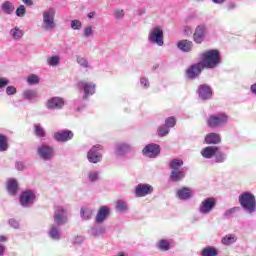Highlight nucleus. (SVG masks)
<instances>
[{
  "label": "nucleus",
  "mask_w": 256,
  "mask_h": 256,
  "mask_svg": "<svg viewBox=\"0 0 256 256\" xmlns=\"http://www.w3.org/2000/svg\"><path fill=\"white\" fill-rule=\"evenodd\" d=\"M34 135H36V137H40L43 138L46 136V132H45V128H43V126H41L39 123L34 125Z\"/></svg>",
  "instance_id": "nucleus-41"
},
{
  "label": "nucleus",
  "mask_w": 256,
  "mask_h": 256,
  "mask_svg": "<svg viewBox=\"0 0 256 256\" xmlns=\"http://www.w3.org/2000/svg\"><path fill=\"white\" fill-rule=\"evenodd\" d=\"M113 16L115 21H123V19H125V10L122 8H115Z\"/></svg>",
  "instance_id": "nucleus-37"
},
{
  "label": "nucleus",
  "mask_w": 256,
  "mask_h": 256,
  "mask_svg": "<svg viewBox=\"0 0 256 256\" xmlns=\"http://www.w3.org/2000/svg\"><path fill=\"white\" fill-rule=\"evenodd\" d=\"M88 180L90 181V183H95V182L99 181V171L90 170L88 172Z\"/></svg>",
  "instance_id": "nucleus-44"
},
{
  "label": "nucleus",
  "mask_w": 256,
  "mask_h": 256,
  "mask_svg": "<svg viewBox=\"0 0 256 256\" xmlns=\"http://www.w3.org/2000/svg\"><path fill=\"white\" fill-rule=\"evenodd\" d=\"M207 37V26L205 24H200L196 27L193 34V41L197 45H201L205 38Z\"/></svg>",
  "instance_id": "nucleus-14"
},
{
  "label": "nucleus",
  "mask_w": 256,
  "mask_h": 256,
  "mask_svg": "<svg viewBox=\"0 0 256 256\" xmlns=\"http://www.w3.org/2000/svg\"><path fill=\"white\" fill-rule=\"evenodd\" d=\"M73 137L74 134L71 130H61L54 133V139L55 141H58V143H67V141H71Z\"/></svg>",
  "instance_id": "nucleus-19"
},
{
  "label": "nucleus",
  "mask_w": 256,
  "mask_h": 256,
  "mask_svg": "<svg viewBox=\"0 0 256 256\" xmlns=\"http://www.w3.org/2000/svg\"><path fill=\"white\" fill-rule=\"evenodd\" d=\"M219 151V147L217 146H207L201 150V155L204 159H213L215 154Z\"/></svg>",
  "instance_id": "nucleus-26"
},
{
  "label": "nucleus",
  "mask_w": 256,
  "mask_h": 256,
  "mask_svg": "<svg viewBox=\"0 0 256 256\" xmlns=\"http://www.w3.org/2000/svg\"><path fill=\"white\" fill-rule=\"evenodd\" d=\"M1 9L5 15H13V11H15V5L11 1H4L1 4Z\"/></svg>",
  "instance_id": "nucleus-32"
},
{
  "label": "nucleus",
  "mask_w": 256,
  "mask_h": 256,
  "mask_svg": "<svg viewBox=\"0 0 256 256\" xmlns=\"http://www.w3.org/2000/svg\"><path fill=\"white\" fill-rule=\"evenodd\" d=\"M7 85H9V79L6 77H0V91H2V89H5Z\"/></svg>",
  "instance_id": "nucleus-54"
},
{
  "label": "nucleus",
  "mask_w": 256,
  "mask_h": 256,
  "mask_svg": "<svg viewBox=\"0 0 256 256\" xmlns=\"http://www.w3.org/2000/svg\"><path fill=\"white\" fill-rule=\"evenodd\" d=\"M36 199L37 196L35 195V192H33V190H25L20 195L19 203L24 209H30V207H33V205H35Z\"/></svg>",
  "instance_id": "nucleus-7"
},
{
  "label": "nucleus",
  "mask_w": 256,
  "mask_h": 256,
  "mask_svg": "<svg viewBox=\"0 0 256 256\" xmlns=\"http://www.w3.org/2000/svg\"><path fill=\"white\" fill-rule=\"evenodd\" d=\"M7 191L9 193V195H12L13 197H15V195H17V193L19 192V184L17 183V180H15V179L8 180Z\"/></svg>",
  "instance_id": "nucleus-27"
},
{
  "label": "nucleus",
  "mask_w": 256,
  "mask_h": 256,
  "mask_svg": "<svg viewBox=\"0 0 256 256\" xmlns=\"http://www.w3.org/2000/svg\"><path fill=\"white\" fill-rule=\"evenodd\" d=\"M219 255V250L213 246H206L200 252V256H217Z\"/></svg>",
  "instance_id": "nucleus-33"
},
{
  "label": "nucleus",
  "mask_w": 256,
  "mask_h": 256,
  "mask_svg": "<svg viewBox=\"0 0 256 256\" xmlns=\"http://www.w3.org/2000/svg\"><path fill=\"white\" fill-rule=\"evenodd\" d=\"M15 167L17 171H23L25 169V164L22 161L16 162Z\"/></svg>",
  "instance_id": "nucleus-59"
},
{
  "label": "nucleus",
  "mask_w": 256,
  "mask_h": 256,
  "mask_svg": "<svg viewBox=\"0 0 256 256\" xmlns=\"http://www.w3.org/2000/svg\"><path fill=\"white\" fill-rule=\"evenodd\" d=\"M217 205V199L214 197H208L204 199L199 205V213L201 215H209Z\"/></svg>",
  "instance_id": "nucleus-11"
},
{
  "label": "nucleus",
  "mask_w": 256,
  "mask_h": 256,
  "mask_svg": "<svg viewBox=\"0 0 256 256\" xmlns=\"http://www.w3.org/2000/svg\"><path fill=\"white\" fill-rule=\"evenodd\" d=\"M206 145H219L221 143V135L215 132L209 133L204 139Z\"/></svg>",
  "instance_id": "nucleus-25"
},
{
  "label": "nucleus",
  "mask_w": 256,
  "mask_h": 256,
  "mask_svg": "<svg viewBox=\"0 0 256 256\" xmlns=\"http://www.w3.org/2000/svg\"><path fill=\"white\" fill-rule=\"evenodd\" d=\"M65 107V100L61 97H52L46 102V109L49 111H59Z\"/></svg>",
  "instance_id": "nucleus-15"
},
{
  "label": "nucleus",
  "mask_w": 256,
  "mask_h": 256,
  "mask_svg": "<svg viewBox=\"0 0 256 256\" xmlns=\"http://www.w3.org/2000/svg\"><path fill=\"white\" fill-rule=\"evenodd\" d=\"M38 92L35 89H26L22 92V99L23 101H33L37 99Z\"/></svg>",
  "instance_id": "nucleus-28"
},
{
  "label": "nucleus",
  "mask_w": 256,
  "mask_h": 256,
  "mask_svg": "<svg viewBox=\"0 0 256 256\" xmlns=\"http://www.w3.org/2000/svg\"><path fill=\"white\" fill-rule=\"evenodd\" d=\"M83 35L86 39H89V37H93V26H87L83 30Z\"/></svg>",
  "instance_id": "nucleus-52"
},
{
  "label": "nucleus",
  "mask_w": 256,
  "mask_h": 256,
  "mask_svg": "<svg viewBox=\"0 0 256 256\" xmlns=\"http://www.w3.org/2000/svg\"><path fill=\"white\" fill-rule=\"evenodd\" d=\"M133 151V144L130 142H118L114 145V155L116 157H125Z\"/></svg>",
  "instance_id": "nucleus-13"
},
{
  "label": "nucleus",
  "mask_w": 256,
  "mask_h": 256,
  "mask_svg": "<svg viewBox=\"0 0 256 256\" xmlns=\"http://www.w3.org/2000/svg\"><path fill=\"white\" fill-rule=\"evenodd\" d=\"M54 219V225H57L59 227H63V225H66V223L69 221V218L67 216V208L64 206H58L53 215Z\"/></svg>",
  "instance_id": "nucleus-8"
},
{
  "label": "nucleus",
  "mask_w": 256,
  "mask_h": 256,
  "mask_svg": "<svg viewBox=\"0 0 256 256\" xmlns=\"http://www.w3.org/2000/svg\"><path fill=\"white\" fill-rule=\"evenodd\" d=\"M169 167L172 171L181 170V167H183V160L179 158L172 159L169 163Z\"/></svg>",
  "instance_id": "nucleus-35"
},
{
  "label": "nucleus",
  "mask_w": 256,
  "mask_h": 256,
  "mask_svg": "<svg viewBox=\"0 0 256 256\" xmlns=\"http://www.w3.org/2000/svg\"><path fill=\"white\" fill-rule=\"evenodd\" d=\"M83 241H84L83 236H76L73 240V245H81Z\"/></svg>",
  "instance_id": "nucleus-57"
},
{
  "label": "nucleus",
  "mask_w": 256,
  "mask_h": 256,
  "mask_svg": "<svg viewBox=\"0 0 256 256\" xmlns=\"http://www.w3.org/2000/svg\"><path fill=\"white\" fill-rule=\"evenodd\" d=\"M76 61L80 67H83V69H89V60H87L85 57L77 55Z\"/></svg>",
  "instance_id": "nucleus-43"
},
{
  "label": "nucleus",
  "mask_w": 256,
  "mask_h": 256,
  "mask_svg": "<svg viewBox=\"0 0 256 256\" xmlns=\"http://www.w3.org/2000/svg\"><path fill=\"white\" fill-rule=\"evenodd\" d=\"M239 204L242 209L249 215H253L256 212V199L255 195L251 192H243L238 198Z\"/></svg>",
  "instance_id": "nucleus-3"
},
{
  "label": "nucleus",
  "mask_w": 256,
  "mask_h": 256,
  "mask_svg": "<svg viewBox=\"0 0 256 256\" xmlns=\"http://www.w3.org/2000/svg\"><path fill=\"white\" fill-rule=\"evenodd\" d=\"M9 145L7 144V136L0 134V151H7Z\"/></svg>",
  "instance_id": "nucleus-45"
},
{
  "label": "nucleus",
  "mask_w": 256,
  "mask_h": 256,
  "mask_svg": "<svg viewBox=\"0 0 256 256\" xmlns=\"http://www.w3.org/2000/svg\"><path fill=\"white\" fill-rule=\"evenodd\" d=\"M140 87H142V89H149L151 87V83L149 82V78L141 77L140 78Z\"/></svg>",
  "instance_id": "nucleus-50"
},
{
  "label": "nucleus",
  "mask_w": 256,
  "mask_h": 256,
  "mask_svg": "<svg viewBox=\"0 0 256 256\" xmlns=\"http://www.w3.org/2000/svg\"><path fill=\"white\" fill-rule=\"evenodd\" d=\"M148 43L151 45H158V47H163V45H165L163 28H161V26H155L149 30Z\"/></svg>",
  "instance_id": "nucleus-5"
},
{
  "label": "nucleus",
  "mask_w": 256,
  "mask_h": 256,
  "mask_svg": "<svg viewBox=\"0 0 256 256\" xmlns=\"http://www.w3.org/2000/svg\"><path fill=\"white\" fill-rule=\"evenodd\" d=\"M60 58L59 56H51L48 58L47 63L50 67H57L59 65Z\"/></svg>",
  "instance_id": "nucleus-47"
},
{
  "label": "nucleus",
  "mask_w": 256,
  "mask_h": 256,
  "mask_svg": "<svg viewBox=\"0 0 256 256\" xmlns=\"http://www.w3.org/2000/svg\"><path fill=\"white\" fill-rule=\"evenodd\" d=\"M9 241V238L5 235L0 236V256L5 255V251H7V248L5 247L4 243H7Z\"/></svg>",
  "instance_id": "nucleus-42"
},
{
  "label": "nucleus",
  "mask_w": 256,
  "mask_h": 256,
  "mask_svg": "<svg viewBox=\"0 0 256 256\" xmlns=\"http://www.w3.org/2000/svg\"><path fill=\"white\" fill-rule=\"evenodd\" d=\"M70 27L74 31H80V29H82V27H83V22H81V20H77V19L71 20Z\"/></svg>",
  "instance_id": "nucleus-46"
},
{
  "label": "nucleus",
  "mask_w": 256,
  "mask_h": 256,
  "mask_svg": "<svg viewBox=\"0 0 256 256\" xmlns=\"http://www.w3.org/2000/svg\"><path fill=\"white\" fill-rule=\"evenodd\" d=\"M78 89L84 93L82 96L83 101H87L91 95H95V83L93 82L87 80L79 81Z\"/></svg>",
  "instance_id": "nucleus-10"
},
{
  "label": "nucleus",
  "mask_w": 256,
  "mask_h": 256,
  "mask_svg": "<svg viewBox=\"0 0 256 256\" xmlns=\"http://www.w3.org/2000/svg\"><path fill=\"white\" fill-rule=\"evenodd\" d=\"M10 36L15 41H19V39L23 37V30L19 29V27L16 26L15 28L10 30Z\"/></svg>",
  "instance_id": "nucleus-36"
},
{
  "label": "nucleus",
  "mask_w": 256,
  "mask_h": 256,
  "mask_svg": "<svg viewBox=\"0 0 256 256\" xmlns=\"http://www.w3.org/2000/svg\"><path fill=\"white\" fill-rule=\"evenodd\" d=\"M212 3H215V5H223L225 3V0H211Z\"/></svg>",
  "instance_id": "nucleus-62"
},
{
  "label": "nucleus",
  "mask_w": 256,
  "mask_h": 256,
  "mask_svg": "<svg viewBox=\"0 0 256 256\" xmlns=\"http://www.w3.org/2000/svg\"><path fill=\"white\" fill-rule=\"evenodd\" d=\"M80 215L85 221H89L93 215V210L91 208H81Z\"/></svg>",
  "instance_id": "nucleus-40"
},
{
  "label": "nucleus",
  "mask_w": 256,
  "mask_h": 256,
  "mask_svg": "<svg viewBox=\"0 0 256 256\" xmlns=\"http://www.w3.org/2000/svg\"><path fill=\"white\" fill-rule=\"evenodd\" d=\"M215 163H225L227 161V154L217 150L214 154Z\"/></svg>",
  "instance_id": "nucleus-38"
},
{
  "label": "nucleus",
  "mask_w": 256,
  "mask_h": 256,
  "mask_svg": "<svg viewBox=\"0 0 256 256\" xmlns=\"http://www.w3.org/2000/svg\"><path fill=\"white\" fill-rule=\"evenodd\" d=\"M221 243L226 247H230V245H235V243H237V235L227 234L221 239Z\"/></svg>",
  "instance_id": "nucleus-29"
},
{
  "label": "nucleus",
  "mask_w": 256,
  "mask_h": 256,
  "mask_svg": "<svg viewBox=\"0 0 256 256\" xmlns=\"http://www.w3.org/2000/svg\"><path fill=\"white\" fill-rule=\"evenodd\" d=\"M154 189L151 184H143L140 183L135 187L134 195L135 197H147V195H151Z\"/></svg>",
  "instance_id": "nucleus-17"
},
{
  "label": "nucleus",
  "mask_w": 256,
  "mask_h": 256,
  "mask_svg": "<svg viewBox=\"0 0 256 256\" xmlns=\"http://www.w3.org/2000/svg\"><path fill=\"white\" fill-rule=\"evenodd\" d=\"M37 155L42 161H52L55 157V148L48 144H42L37 148Z\"/></svg>",
  "instance_id": "nucleus-9"
},
{
  "label": "nucleus",
  "mask_w": 256,
  "mask_h": 256,
  "mask_svg": "<svg viewBox=\"0 0 256 256\" xmlns=\"http://www.w3.org/2000/svg\"><path fill=\"white\" fill-rule=\"evenodd\" d=\"M203 69V64L201 62H198L196 64H192L187 70H186V77L187 79H190L191 81L197 79L199 75H201Z\"/></svg>",
  "instance_id": "nucleus-16"
},
{
  "label": "nucleus",
  "mask_w": 256,
  "mask_h": 256,
  "mask_svg": "<svg viewBox=\"0 0 256 256\" xmlns=\"http://www.w3.org/2000/svg\"><path fill=\"white\" fill-rule=\"evenodd\" d=\"M176 47L179 49V51H182V53H191L193 51V41L191 40H180L176 43Z\"/></svg>",
  "instance_id": "nucleus-20"
},
{
  "label": "nucleus",
  "mask_w": 256,
  "mask_h": 256,
  "mask_svg": "<svg viewBox=\"0 0 256 256\" xmlns=\"http://www.w3.org/2000/svg\"><path fill=\"white\" fill-rule=\"evenodd\" d=\"M142 155L148 159H157L161 155V147L155 143L147 144L142 150Z\"/></svg>",
  "instance_id": "nucleus-12"
},
{
  "label": "nucleus",
  "mask_w": 256,
  "mask_h": 256,
  "mask_svg": "<svg viewBox=\"0 0 256 256\" xmlns=\"http://www.w3.org/2000/svg\"><path fill=\"white\" fill-rule=\"evenodd\" d=\"M227 123H229V115L225 112L211 114L206 119V125L210 129H221V127H225Z\"/></svg>",
  "instance_id": "nucleus-2"
},
{
  "label": "nucleus",
  "mask_w": 256,
  "mask_h": 256,
  "mask_svg": "<svg viewBox=\"0 0 256 256\" xmlns=\"http://www.w3.org/2000/svg\"><path fill=\"white\" fill-rule=\"evenodd\" d=\"M61 226H57L56 224H51L48 230V237L52 239V241H61Z\"/></svg>",
  "instance_id": "nucleus-23"
},
{
  "label": "nucleus",
  "mask_w": 256,
  "mask_h": 256,
  "mask_svg": "<svg viewBox=\"0 0 256 256\" xmlns=\"http://www.w3.org/2000/svg\"><path fill=\"white\" fill-rule=\"evenodd\" d=\"M96 13L95 12H90L88 13L87 17L88 19H93V17H95Z\"/></svg>",
  "instance_id": "nucleus-63"
},
{
  "label": "nucleus",
  "mask_w": 256,
  "mask_h": 256,
  "mask_svg": "<svg viewBox=\"0 0 256 256\" xmlns=\"http://www.w3.org/2000/svg\"><path fill=\"white\" fill-rule=\"evenodd\" d=\"M22 3H24V5H26L27 7H32L33 0H22Z\"/></svg>",
  "instance_id": "nucleus-61"
},
{
  "label": "nucleus",
  "mask_w": 256,
  "mask_h": 256,
  "mask_svg": "<svg viewBox=\"0 0 256 256\" xmlns=\"http://www.w3.org/2000/svg\"><path fill=\"white\" fill-rule=\"evenodd\" d=\"M26 13H27V9L25 8L24 5H20L16 9V17H23L24 15H26Z\"/></svg>",
  "instance_id": "nucleus-53"
},
{
  "label": "nucleus",
  "mask_w": 256,
  "mask_h": 256,
  "mask_svg": "<svg viewBox=\"0 0 256 256\" xmlns=\"http://www.w3.org/2000/svg\"><path fill=\"white\" fill-rule=\"evenodd\" d=\"M241 211V207L239 206H235L233 208H230L228 210H226L223 214V217L225 219H231V217H233L235 215V213Z\"/></svg>",
  "instance_id": "nucleus-39"
},
{
  "label": "nucleus",
  "mask_w": 256,
  "mask_h": 256,
  "mask_svg": "<svg viewBox=\"0 0 256 256\" xmlns=\"http://www.w3.org/2000/svg\"><path fill=\"white\" fill-rule=\"evenodd\" d=\"M176 197L181 201H189L193 197V190L189 187H182L176 191Z\"/></svg>",
  "instance_id": "nucleus-21"
},
{
  "label": "nucleus",
  "mask_w": 256,
  "mask_h": 256,
  "mask_svg": "<svg viewBox=\"0 0 256 256\" xmlns=\"http://www.w3.org/2000/svg\"><path fill=\"white\" fill-rule=\"evenodd\" d=\"M235 9H237V3H235V2H229V3L227 4V10H228V11H233V10H235Z\"/></svg>",
  "instance_id": "nucleus-58"
},
{
  "label": "nucleus",
  "mask_w": 256,
  "mask_h": 256,
  "mask_svg": "<svg viewBox=\"0 0 256 256\" xmlns=\"http://www.w3.org/2000/svg\"><path fill=\"white\" fill-rule=\"evenodd\" d=\"M107 233V228L101 225H95L90 229V235L93 237H99L101 235H105Z\"/></svg>",
  "instance_id": "nucleus-30"
},
{
  "label": "nucleus",
  "mask_w": 256,
  "mask_h": 256,
  "mask_svg": "<svg viewBox=\"0 0 256 256\" xmlns=\"http://www.w3.org/2000/svg\"><path fill=\"white\" fill-rule=\"evenodd\" d=\"M157 248L159 251H169L171 249V241L167 239H161L157 242Z\"/></svg>",
  "instance_id": "nucleus-34"
},
{
  "label": "nucleus",
  "mask_w": 256,
  "mask_h": 256,
  "mask_svg": "<svg viewBox=\"0 0 256 256\" xmlns=\"http://www.w3.org/2000/svg\"><path fill=\"white\" fill-rule=\"evenodd\" d=\"M115 208L116 211L121 214L129 212V204L125 202V200H117Z\"/></svg>",
  "instance_id": "nucleus-31"
},
{
  "label": "nucleus",
  "mask_w": 256,
  "mask_h": 256,
  "mask_svg": "<svg viewBox=\"0 0 256 256\" xmlns=\"http://www.w3.org/2000/svg\"><path fill=\"white\" fill-rule=\"evenodd\" d=\"M40 79L39 76L35 75V74H31L30 76H28L27 78V83L29 85H38Z\"/></svg>",
  "instance_id": "nucleus-48"
},
{
  "label": "nucleus",
  "mask_w": 256,
  "mask_h": 256,
  "mask_svg": "<svg viewBox=\"0 0 256 256\" xmlns=\"http://www.w3.org/2000/svg\"><path fill=\"white\" fill-rule=\"evenodd\" d=\"M56 13L57 11L53 7H50L43 11L41 23V29L43 31H53V29L57 27V23H55Z\"/></svg>",
  "instance_id": "nucleus-4"
},
{
  "label": "nucleus",
  "mask_w": 256,
  "mask_h": 256,
  "mask_svg": "<svg viewBox=\"0 0 256 256\" xmlns=\"http://www.w3.org/2000/svg\"><path fill=\"white\" fill-rule=\"evenodd\" d=\"M251 91H252V93H255V95H256V84H253L251 86Z\"/></svg>",
  "instance_id": "nucleus-64"
},
{
  "label": "nucleus",
  "mask_w": 256,
  "mask_h": 256,
  "mask_svg": "<svg viewBox=\"0 0 256 256\" xmlns=\"http://www.w3.org/2000/svg\"><path fill=\"white\" fill-rule=\"evenodd\" d=\"M9 225L10 227H13V229H19V221L13 218L9 220Z\"/></svg>",
  "instance_id": "nucleus-56"
},
{
  "label": "nucleus",
  "mask_w": 256,
  "mask_h": 256,
  "mask_svg": "<svg viewBox=\"0 0 256 256\" xmlns=\"http://www.w3.org/2000/svg\"><path fill=\"white\" fill-rule=\"evenodd\" d=\"M103 145L96 144L90 148V150L87 152V159L89 163H93L94 165H97V163H101L103 161Z\"/></svg>",
  "instance_id": "nucleus-6"
},
{
  "label": "nucleus",
  "mask_w": 256,
  "mask_h": 256,
  "mask_svg": "<svg viewBox=\"0 0 256 256\" xmlns=\"http://www.w3.org/2000/svg\"><path fill=\"white\" fill-rule=\"evenodd\" d=\"M201 64L204 69H217L221 65V52L217 49H210L200 55Z\"/></svg>",
  "instance_id": "nucleus-1"
},
{
  "label": "nucleus",
  "mask_w": 256,
  "mask_h": 256,
  "mask_svg": "<svg viewBox=\"0 0 256 256\" xmlns=\"http://www.w3.org/2000/svg\"><path fill=\"white\" fill-rule=\"evenodd\" d=\"M185 175V168H181L180 170H172L169 179L173 183H179V181H183Z\"/></svg>",
  "instance_id": "nucleus-24"
},
{
  "label": "nucleus",
  "mask_w": 256,
  "mask_h": 256,
  "mask_svg": "<svg viewBox=\"0 0 256 256\" xmlns=\"http://www.w3.org/2000/svg\"><path fill=\"white\" fill-rule=\"evenodd\" d=\"M6 94L7 95H17V88H15V86H7Z\"/></svg>",
  "instance_id": "nucleus-55"
},
{
  "label": "nucleus",
  "mask_w": 256,
  "mask_h": 256,
  "mask_svg": "<svg viewBox=\"0 0 256 256\" xmlns=\"http://www.w3.org/2000/svg\"><path fill=\"white\" fill-rule=\"evenodd\" d=\"M111 213V208L109 206H101L96 214L95 222L103 223Z\"/></svg>",
  "instance_id": "nucleus-22"
},
{
  "label": "nucleus",
  "mask_w": 256,
  "mask_h": 256,
  "mask_svg": "<svg viewBox=\"0 0 256 256\" xmlns=\"http://www.w3.org/2000/svg\"><path fill=\"white\" fill-rule=\"evenodd\" d=\"M169 135V127L162 125L158 128V136L159 137H167Z\"/></svg>",
  "instance_id": "nucleus-49"
},
{
  "label": "nucleus",
  "mask_w": 256,
  "mask_h": 256,
  "mask_svg": "<svg viewBox=\"0 0 256 256\" xmlns=\"http://www.w3.org/2000/svg\"><path fill=\"white\" fill-rule=\"evenodd\" d=\"M176 123L175 117H168L165 120V126L168 127V129L175 127Z\"/></svg>",
  "instance_id": "nucleus-51"
},
{
  "label": "nucleus",
  "mask_w": 256,
  "mask_h": 256,
  "mask_svg": "<svg viewBox=\"0 0 256 256\" xmlns=\"http://www.w3.org/2000/svg\"><path fill=\"white\" fill-rule=\"evenodd\" d=\"M198 97L202 99V101H209L211 97H213V90L211 86L207 84H201L197 89Z\"/></svg>",
  "instance_id": "nucleus-18"
},
{
  "label": "nucleus",
  "mask_w": 256,
  "mask_h": 256,
  "mask_svg": "<svg viewBox=\"0 0 256 256\" xmlns=\"http://www.w3.org/2000/svg\"><path fill=\"white\" fill-rule=\"evenodd\" d=\"M145 13H146L145 8H138L135 11V15H138L139 17H141V15H145Z\"/></svg>",
  "instance_id": "nucleus-60"
}]
</instances>
